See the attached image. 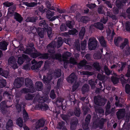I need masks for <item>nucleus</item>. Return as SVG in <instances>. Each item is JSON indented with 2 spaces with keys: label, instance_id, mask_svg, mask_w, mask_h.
I'll list each match as a JSON object with an SVG mask.
<instances>
[{
  "label": "nucleus",
  "instance_id": "dca6fc26",
  "mask_svg": "<svg viewBox=\"0 0 130 130\" xmlns=\"http://www.w3.org/2000/svg\"><path fill=\"white\" fill-rule=\"evenodd\" d=\"M8 45L7 42L5 41L0 42V49L3 51H6L7 49V46Z\"/></svg>",
  "mask_w": 130,
  "mask_h": 130
},
{
  "label": "nucleus",
  "instance_id": "69168bd1",
  "mask_svg": "<svg viewBox=\"0 0 130 130\" xmlns=\"http://www.w3.org/2000/svg\"><path fill=\"white\" fill-rule=\"evenodd\" d=\"M125 29L127 31H130V22L127 21L125 23Z\"/></svg>",
  "mask_w": 130,
  "mask_h": 130
},
{
  "label": "nucleus",
  "instance_id": "3c124183",
  "mask_svg": "<svg viewBox=\"0 0 130 130\" xmlns=\"http://www.w3.org/2000/svg\"><path fill=\"white\" fill-rule=\"evenodd\" d=\"M122 38L120 37H118L117 38H115L114 40V43L116 45H118L119 42L122 41Z\"/></svg>",
  "mask_w": 130,
  "mask_h": 130
},
{
  "label": "nucleus",
  "instance_id": "f704fd0d",
  "mask_svg": "<svg viewBox=\"0 0 130 130\" xmlns=\"http://www.w3.org/2000/svg\"><path fill=\"white\" fill-rule=\"evenodd\" d=\"M54 12H52L50 10L48 9L47 11L46 17L47 19H50L54 15Z\"/></svg>",
  "mask_w": 130,
  "mask_h": 130
},
{
  "label": "nucleus",
  "instance_id": "c03bdc74",
  "mask_svg": "<svg viewBox=\"0 0 130 130\" xmlns=\"http://www.w3.org/2000/svg\"><path fill=\"white\" fill-rule=\"evenodd\" d=\"M24 83V82H14L13 85L16 88H18L20 87Z\"/></svg>",
  "mask_w": 130,
  "mask_h": 130
},
{
  "label": "nucleus",
  "instance_id": "8fccbe9b",
  "mask_svg": "<svg viewBox=\"0 0 130 130\" xmlns=\"http://www.w3.org/2000/svg\"><path fill=\"white\" fill-rule=\"evenodd\" d=\"M35 96L29 93L26 94L25 96V99L27 100H31L33 99Z\"/></svg>",
  "mask_w": 130,
  "mask_h": 130
},
{
  "label": "nucleus",
  "instance_id": "b1692460",
  "mask_svg": "<svg viewBox=\"0 0 130 130\" xmlns=\"http://www.w3.org/2000/svg\"><path fill=\"white\" fill-rule=\"evenodd\" d=\"M128 39L126 38H125L124 39V41L120 44V47L121 49L123 50L126 45H127L128 46Z\"/></svg>",
  "mask_w": 130,
  "mask_h": 130
},
{
  "label": "nucleus",
  "instance_id": "6e6552de",
  "mask_svg": "<svg viewBox=\"0 0 130 130\" xmlns=\"http://www.w3.org/2000/svg\"><path fill=\"white\" fill-rule=\"evenodd\" d=\"M125 111L124 109H119L117 112L116 115L118 120L121 119L123 118L125 116Z\"/></svg>",
  "mask_w": 130,
  "mask_h": 130
},
{
  "label": "nucleus",
  "instance_id": "20e7f679",
  "mask_svg": "<svg viewBox=\"0 0 130 130\" xmlns=\"http://www.w3.org/2000/svg\"><path fill=\"white\" fill-rule=\"evenodd\" d=\"M98 42L97 41L95 38H90L88 43L89 49L90 50L95 49L97 46Z\"/></svg>",
  "mask_w": 130,
  "mask_h": 130
},
{
  "label": "nucleus",
  "instance_id": "9b49d317",
  "mask_svg": "<svg viewBox=\"0 0 130 130\" xmlns=\"http://www.w3.org/2000/svg\"><path fill=\"white\" fill-rule=\"evenodd\" d=\"M14 18L16 21L21 23L23 21V18L21 15L17 12H15L14 14Z\"/></svg>",
  "mask_w": 130,
  "mask_h": 130
},
{
  "label": "nucleus",
  "instance_id": "393cba45",
  "mask_svg": "<svg viewBox=\"0 0 130 130\" xmlns=\"http://www.w3.org/2000/svg\"><path fill=\"white\" fill-rule=\"evenodd\" d=\"M53 78L52 75L51 74H48L46 76H43V81H50Z\"/></svg>",
  "mask_w": 130,
  "mask_h": 130
},
{
  "label": "nucleus",
  "instance_id": "09e8293b",
  "mask_svg": "<svg viewBox=\"0 0 130 130\" xmlns=\"http://www.w3.org/2000/svg\"><path fill=\"white\" fill-rule=\"evenodd\" d=\"M16 101L17 103V104L16 106L17 110L18 112L19 113L21 111L22 105L20 104H18L19 100H17Z\"/></svg>",
  "mask_w": 130,
  "mask_h": 130
},
{
  "label": "nucleus",
  "instance_id": "ea45409f",
  "mask_svg": "<svg viewBox=\"0 0 130 130\" xmlns=\"http://www.w3.org/2000/svg\"><path fill=\"white\" fill-rule=\"evenodd\" d=\"M17 124L20 127H22L23 125V120L22 118L19 117L16 120Z\"/></svg>",
  "mask_w": 130,
  "mask_h": 130
},
{
  "label": "nucleus",
  "instance_id": "473e14b6",
  "mask_svg": "<svg viewBox=\"0 0 130 130\" xmlns=\"http://www.w3.org/2000/svg\"><path fill=\"white\" fill-rule=\"evenodd\" d=\"M13 123V122L12 120L11 119L9 120L7 123L6 126V129L7 130H9V128H11L12 127Z\"/></svg>",
  "mask_w": 130,
  "mask_h": 130
},
{
  "label": "nucleus",
  "instance_id": "58836bf2",
  "mask_svg": "<svg viewBox=\"0 0 130 130\" xmlns=\"http://www.w3.org/2000/svg\"><path fill=\"white\" fill-rule=\"evenodd\" d=\"M102 56L101 53L99 52L94 53L93 55V57L94 59L98 60L101 58Z\"/></svg>",
  "mask_w": 130,
  "mask_h": 130
},
{
  "label": "nucleus",
  "instance_id": "774afa93",
  "mask_svg": "<svg viewBox=\"0 0 130 130\" xmlns=\"http://www.w3.org/2000/svg\"><path fill=\"white\" fill-rule=\"evenodd\" d=\"M71 53L67 52L64 54L63 55V56L64 58L67 59L71 56Z\"/></svg>",
  "mask_w": 130,
  "mask_h": 130
},
{
  "label": "nucleus",
  "instance_id": "aec40b11",
  "mask_svg": "<svg viewBox=\"0 0 130 130\" xmlns=\"http://www.w3.org/2000/svg\"><path fill=\"white\" fill-rule=\"evenodd\" d=\"M93 26L95 28L101 30H103L104 28L103 24L100 22L95 23L93 24Z\"/></svg>",
  "mask_w": 130,
  "mask_h": 130
},
{
  "label": "nucleus",
  "instance_id": "423d86ee",
  "mask_svg": "<svg viewBox=\"0 0 130 130\" xmlns=\"http://www.w3.org/2000/svg\"><path fill=\"white\" fill-rule=\"evenodd\" d=\"M0 105L1 111L4 115L7 113L8 111L7 109L10 107L12 106L7 105L6 102L5 101H2Z\"/></svg>",
  "mask_w": 130,
  "mask_h": 130
},
{
  "label": "nucleus",
  "instance_id": "a878e982",
  "mask_svg": "<svg viewBox=\"0 0 130 130\" xmlns=\"http://www.w3.org/2000/svg\"><path fill=\"white\" fill-rule=\"evenodd\" d=\"M75 22L73 21L68 20L66 22V26L70 29H72L74 27Z\"/></svg>",
  "mask_w": 130,
  "mask_h": 130
},
{
  "label": "nucleus",
  "instance_id": "c85d7f7f",
  "mask_svg": "<svg viewBox=\"0 0 130 130\" xmlns=\"http://www.w3.org/2000/svg\"><path fill=\"white\" fill-rule=\"evenodd\" d=\"M116 6L117 7L118 9L116 10V12L117 13L119 12V9H120L122 5V2L119 0H117L116 2Z\"/></svg>",
  "mask_w": 130,
  "mask_h": 130
},
{
  "label": "nucleus",
  "instance_id": "de8ad7c7",
  "mask_svg": "<svg viewBox=\"0 0 130 130\" xmlns=\"http://www.w3.org/2000/svg\"><path fill=\"white\" fill-rule=\"evenodd\" d=\"M104 70L105 74L108 76H109L112 72V71L109 70L108 68L106 66L104 67Z\"/></svg>",
  "mask_w": 130,
  "mask_h": 130
},
{
  "label": "nucleus",
  "instance_id": "e433bc0d",
  "mask_svg": "<svg viewBox=\"0 0 130 130\" xmlns=\"http://www.w3.org/2000/svg\"><path fill=\"white\" fill-rule=\"evenodd\" d=\"M36 52H32L30 55V57L33 58H35L41 55V53L37 52V51Z\"/></svg>",
  "mask_w": 130,
  "mask_h": 130
},
{
  "label": "nucleus",
  "instance_id": "a19ab883",
  "mask_svg": "<svg viewBox=\"0 0 130 130\" xmlns=\"http://www.w3.org/2000/svg\"><path fill=\"white\" fill-rule=\"evenodd\" d=\"M32 48L27 47L24 51V53L30 55L33 51L35 52V50Z\"/></svg>",
  "mask_w": 130,
  "mask_h": 130
},
{
  "label": "nucleus",
  "instance_id": "0eeeda50",
  "mask_svg": "<svg viewBox=\"0 0 130 130\" xmlns=\"http://www.w3.org/2000/svg\"><path fill=\"white\" fill-rule=\"evenodd\" d=\"M106 121V119L102 118L100 120L94 122L93 124L96 127H99L100 129H101L103 128L105 122Z\"/></svg>",
  "mask_w": 130,
  "mask_h": 130
},
{
  "label": "nucleus",
  "instance_id": "c756f323",
  "mask_svg": "<svg viewBox=\"0 0 130 130\" xmlns=\"http://www.w3.org/2000/svg\"><path fill=\"white\" fill-rule=\"evenodd\" d=\"M69 83H72L74 82H68ZM75 83L72 86V90L73 91L76 90L80 84V82H75Z\"/></svg>",
  "mask_w": 130,
  "mask_h": 130
},
{
  "label": "nucleus",
  "instance_id": "5701e85b",
  "mask_svg": "<svg viewBox=\"0 0 130 130\" xmlns=\"http://www.w3.org/2000/svg\"><path fill=\"white\" fill-rule=\"evenodd\" d=\"M63 100V99L61 98H57L56 99V105L58 107H60L63 106V105L62 104V102Z\"/></svg>",
  "mask_w": 130,
  "mask_h": 130
},
{
  "label": "nucleus",
  "instance_id": "f3484780",
  "mask_svg": "<svg viewBox=\"0 0 130 130\" xmlns=\"http://www.w3.org/2000/svg\"><path fill=\"white\" fill-rule=\"evenodd\" d=\"M35 85L36 87V88H35L36 90L39 91H40L41 92L44 94L42 91H41L43 88V84L42 82H36Z\"/></svg>",
  "mask_w": 130,
  "mask_h": 130
},
{
  "label": "nucleus",
  "instance_id": "f8f14e48",
  "mask_svg": "<svg viewBox=\"0 0 130 130\" xmlns=\"http://www.w3.org/2000/svg\"><path fill=\"white\" fill-rule=\"evenodd\" d=\"M77 77L74 72L72 73L66 79L67 81H77Z\"/></svg>",
  "mask_w": 130,
  "mask_h": 130
},
{
  "label": "nucleus",
  "instance_id": "bb28decb",
  "mask_svg": "<svg viewBox=\"0 0 130 130\" xmlns=\"http://www.w3.org/2000/svg\"><path fill=\"white\" fill-rule=\"evenodd\" d=\"M38 18L36 16L31 17H28L26 19V21L27 22H35L37 20Z\"/></svg>",
  "mask_w": 130,
  "mask_h": 130
},
{
  "label": "nucleus",
  "instance_id": "412c9836",
  "mask_svg": "<svg viewBox=\"0 0 130 130\" xmlns=\"http://www.w3.org/2000/svg\"><path fill=\"white\" fill-rule=\"evenodd\" d=\"M89 90L88 85L87 84L84 85L82 89V91L83 94H84L86 92H88Z\"/></svg>",
  "mask_w": 130,
  "mask_h": 130
},
{
  "label": "nucleus",
  "instance_id": "680f3d73",
  "mask_svg": "<svg viewBox=\"0 0 130 130\" xmlns=\"http://www.w3.org/2000/svg\"><path fill=\"white\" fill-rule=\"evenodd\" d=\"M62 119L64 121L67 122L69 119V116L68 115L62 114L61 116Z\"/></svg>",
  "mask_w": 130,
  "mask_h": 130
},
{
  "label": "nucleus",
  "instance_id": "4c0bfd02",
  "mask_svg": "<svg viewBox=\"0 0 130 130\" xmlns=\"http://www.w3.org/2000/svg\"><path fill=\"white\" fill-rule=\"evenodd\" d=\"M23 117L24 120L25 121H27L29 119L28 114L25 109L23 111Z\"/></svg>",
  "mask_w": 130,
  "mask_h": 130
},
{
  "label": "nucleus",
  "instance_id": "37998d69",
  "mask_svg": "<svg viewBox=\"0 0 130 130\" xmlns=\"http://www.w3.org/2000/svg\"><path fill=\"white\" fill-rule=\"evenodd\" d=\"M127 64V63L126 62H121V67L118 70V71L119 72H120V71H123L126 66Z\"/></svg>",
  "mask_w": 130,
  "mask_h": 130
},
{
  "label": "nucleus",
  "instance_id": "ddd939ff",
  "mask_svg": "<svg viewBox=\"0 0 130 130\" xmlns=\"http://www.w3.org/2000/svg\"><path fill=\"white\" fill-rule=\"evenodd\" d=\"M43 63V62L42 61H38L37 63L33 65L31 67V69L34 70H38L39 68L41 67Z\"/></svg>",
  "mask_w": 130,
  "mask_h": 130
},
{
  "label": "nucleus",
  "instance_id": "603ef678",
  "mask_svg": "<svg viewBox=\"0 0 130 130\" xmlns=\"http://www.w3.org/2000/svg\"><path fill=\"white\" fill-rule=\"evenodd\" d=\"M50 96L52 100H54L56 97V95L55 93L54 90H52L50 93Z\"/></svg>",
  "mask_w": 130,
  "mask_h": 130
},
{
  "label": "nucleus",
  "instance_id": "a211bd4d",
  "mask_svg": "<svg viewBox=\"0 0 130 130\" xmlns=\"http://www.w3.org/2000/svg\"><path fill=\"white\" fill-rule=\"evenodd\" d=\"M61 57V55L59 53L51 54V61H53L55 60H59Z\"/></svg>",
  "mask_w": 130,
  "mask_h": 130
},
{
  "label": "nucleus",
  "instance_id": "7ed1b4c3",
  "mask_svg": "<svg viewBox=\"0 0 130 130\" xmlns=\"http://www.w3.org/2000/svg\"><path fill=\"white\" fill-rule=\"evenodd\" d=\"M39 26L43 27L45 30L47 31L48 37H50L52 34V29L51 28L49 27L46 23L45 20H42L41 21L39 24Z\"/></svg>",
  "mask_w": 130,
  "mask_h": 130
},
{
  "label": "nucleus",
  "instance_id": "72a5a7b5",
  "mask_svg": "<svg viewBox=\"0 0 130 130\" xmlns=\"http://www.w3.org/2000/svg\"><path fill=\"white\" fill-rule=\"evenodd\" d=\"M8 61L9 64L10 65H11V64H13L16 62V59L13 56H11L9 58Z\"/></svg>",
  "mask_w": 130,
  "mask_h": 130
},
{
  "label": "nucleus",
  "instance_id": "4468645a",
  "mask_svg": "<svg viewBox=\"0 0 130 130\" xmlns=\"http://www.w3.org/2000/svg\"><path fill=\"white\" fill-rule=\"evenodd\" d=\"M45 122V121L42 119H40L39 120L36 124V129H38L40 127H43L44 125Z\"/></svg>",
  "mask_w": 130,
  "mask_h": 130
},
{
  "label": "nucleus",
  "instance_id": "79ce46f5",
  "mask_svg": "<svg viewBox=\"0 0 130 130\" xmlns=\"http://www.w3.org/2000/svg\"><path fill=\"white\" fill-rule=\"evenodd\" d=\"M85 28L84 26L82 27L79 33V36L83 37L85 34Z\"/></svg>",
  "mask_w": 130,
  "mask_h": 130
},
{
  "label": "nucleus",
  "instance_id": "9d476101",
  "mask_svg": "<svg viewBox=\"0 0 130 130\" xmlns=\"http://www.w3.org/2000/svg\"><path fill=\"white\" fill-rule=\"evenodd\" d=\"M29 58L28 56L25 55H23L22 56L18 58V63L20 65H21L24 62L25 60L28 59Z\"/></svg>",
  "mask_w": 130,
  "mask_h": 130
},
{
  "label": "nucleus",
  "instance_id": "39448f33",
  "mask_svg": "<svg viewBox=\"0 0 130 130\" xmlns=\"http://www.w3.org/2000/svg\"><path fill=\"white\" fill-rule=\"evenodd\" d=\"M93 100L94 104L99 106H104L107 101L106 99L103 98L99 99L96 96L94 97Z\"/></svg>",
  "mask_w": 130,
  "mask_h": 130
},
{
  "label": "nucleus",
  "instance_id": "1a4fd4ad",
  "mask_svg": "<svg viewBox=\"0 0 130 130\" xmlns=\"http://www.w3.org/2000/svg\"><path fill=\"white\" fill-rule=\"evenodd\" d=\"M98 40L102 47H106L107 46V41L103 36H99L97 38Z\"/></svg>",
  "mask_w": 130,
  "mask_h": 130
},
{
  "label": "nucleus",
  "instance_id": "13d9d810",
  "mask_svg": "<svg viewBox=\"0 0 130 130\" xmlns=\"http://www.w3.org/2000/svg\"><path fill=\"white\" fill-rule=\"evenodd\" d=\"M74 115L77 117H79V116L81 113L80 111L79 108H76L74 111Z\"/></svg>",
  "mask_w": 130,
  "mask_h": 130
},
{
  "label": "nucleus",
  "instance_id": "0e129e2a",
  "mask_svg": "<svg viewBox=\"0 0 130 130\" xmlns=\"http://www.w3.org/2000/svg\"><path fill=\"white\" fill-rule=\"evenodd\" d=\"M60 29L62 31H66L67 30V27L64 24H62L60 25Z\"/></svg>",
  "mask_w": 130,
  "mask_h": 130
},
{
  "label": "nucleus",
  "instance_id": "f257e3e1",
  "mask_svg": "<svg viewBox=\"0 0 130 130\" xmlns=\"http://www.w3.org/2000/svg\"><path fill=\"white\" fill-rule=\"evenodd\" d=\"M40 92L38 93L35 99L37 96H39L37 100L38 102L39 103L38 105L41 108H44L46 110L48 109V107L47 104L44 103L47 100L48 98L47 96L44 95L40 96Z\"/></svg>",
  "mask_w": 130,
  "mask_h": 130
},
{
  "label": "nucleus",
  "instance_id": "a18cd8bd",
  "mask_svg": "<svg viewBox=\"0 0 130 130\" xmlns=\"http://www.w3.org/2000/svg\"><path fill=\"white\" fill-rule=\"evenodd\" d=\"M50 63L51 62L48 60H47L45 61L43 67L45 70H47L49 69Z\"/></svg>",
  "mask_w": 130,
  "mask_h": 130
},
{
  "label": "nucleus",
  "instance_id": "052dcab7",
  "mask_svg": "<svg viewBox=\"0 0 130 130\" xmlns=\"http://www.w3.org/2000/svg\"><path fill=\"white\" fill-rule=\"evenodd\" d=\"M78 123V120L77 119L73 121L71 123L70 126L71 129H72L73 126H76L77 124Z\"/></svg>",
  "mask_w": 130,
  "mask_h": 130
},
{
  "label": "nucleus",
  "instance_id": "864d4df0",
  "mask_svg": "<svg viewBox=\"0 0 130 130\" xmlns=\"http://www.w3.org/2000/svg\"><path fill=\"white\" fill-rule=\"evenodd\" d=\"M126 93L130 95V85L129 84L126 85L125 87Z\"/></svg>",
  "mask_w": 130,
  "mask_h": 130
},
{
  "label": "nucleus",
  "instance_id": "6e6d98bb",
  "mask_svg": "<svg viewBox=\"0 0 130 130\" xmlns=\"http://www.w3.org/2000/svg\"><path fill=\"white\" fill-rule=\"evenodd\" d=\"M111 103L109 101H108L107 102L106 105L105 106L106 110L105 112L106 113L109 111V110L110 109L111 107Z\"/></svg>",
  "mask_w": 130,
  "mask_h": 130
},
{
  "label": "nucleus",
  "instance_id": "e2e57ef3",
  "mask_svg": "<svg viewBox=\"0 0 130 130\" xmlns=\"http://www.w3.org/2000/svg\"><path fill=\"white\" fill-rule=\"evenodd\" d=\"M69 63L74 65L77 64V62L76 61L75 59L73 57H71L69 60Z\"/></svg>",
  "mask_w": 130,
  "mask_h": 130
},
{
  "label": "nucleus",
  "instance_id": "c9c22d12",
  "mask_svg": "<svg viewBox=\"0 0 130 130\" xmlns=\"http://www.w3.org/2000/svg\"><path fill=\"white\" fill-rule=\"evenodd\" d=\"M92 66L97 71H100L101 69L99 63L98 62H94Z\"/></svg>",
  "mask_w": 130,
  "mask_h": 130
},
{
  "label": "nucleus",
  "instance_id": "4be33fe9",
  "mask_svg": "<svg viewBox=\"0 0 130 130\" xmlns=\"http://www.w3.org/2000/svg\"><path fill=\"white\" fill-rule=\"evenodd\" d=\"M61 70L60 69H57L55 70L54 73V76L55 78H59L61 76Z\"/></svg>",
  "mask_w": 130,
  "mask_h": 130
},
{
  "label": "nucleus",
  "instance_id": "6ab92c4d",
  "mask_svg": "<svg viewBox=\"0 0 130 130\" xmlns=\"http://www.w3.org/2000/svg\"><path fill=\"white\" fill-rule=\"evenodd\" d=\"M44 60L48 59L51 61V54H49L47 53H45L41 54L40 56Z\"/></svg>",
  "mask_w": 130,
  "mask_h": 130
},
{
  "label": "nucleus",
  "instance_id": "5fc2aeb1",
  "mask_svg": "<svg viewBox=\"0 0 130 130\" xmlns=\"http://www.w3.org/2000/svg\"><path fill=\"white\" fill-rule=\"evenodd\" d=\"M108 19V17L105 15L100 20V22L104 24H105L107 21Z\"/></svg>",
  "mask_w": 130,
  "mask_h": 130
},
{
  "label": "nucleus",
  "instance_id": "2eb2a0df",
  "mask_svg": "<svg viewBox=\"0 0 130 130\" xmlns=\"http://www.w3.org/2000/svg\"><path fill=\"white\" fill-rule=\"evenodd\" d=\"M36 31L38 35L41 38H44V32L47 31L43 28L40 27H38Z\"/></svg>",
  "mask_w": 130,
  "mask_h": 130
},
{
  "label": "nucleus",
  "instance_id": "338daca9",
  "mask_svg": "<svg viewBox=\"0 0 130 130\" xmlns=\"http://www.w3.org/2000/svg\"><path fill=\"white\" fill-rule=\"evenodd\" d=\"M97 78L100 80H103L105 79V76L100 74H98L97 76Z\"/></svg>",
  "mask_w": 130,
  "mask_h": 130
},
{
  "label": "nucleus",
  "instance_id": "bf43d9fd",
  "mask_svg": "<svg viewBox=\"0 0 130 130\" xmlns=\"http://www.w3.org/2000/svg\"><path fill=\"white\" fill-rule=\"evenodd\" d=\"M34 46V45L33 43L31 42L28 43L27 44V47L28 48H32V49L35 50V52H36V51H37V50H36Z\"/></svg>",
  "mask_w": 130,
  "mask_h": 130
},
{
  "label": "nucleus",
  "instance_id": "f03ea898",
  "mask_svg": "<svg viewBox=\"0 0 130 130\" xmlns=\"http://www.w3.org/2000/svg\"><path fill=\"white\" fill-rule=\"evenodd\" d=\"M25 83L26 87L29 89L23 88L21 90L22 93H26L29 92L33 93L36 92L33 82H25Z\"/></svg>",
  "mask_w": 130,
  "mask_h": 130
},
{
  "label": "nucleus",
  "instance_id": "4d7b16f0",
  "mask_svg": "<svg viewBox=\"0 0 130 130\" xmlns=\"http://www.w3.org/2000/svg\"><path fill=\"white\" fill-rule=\"evenodd\" d=\"M81 21L85 23H86L88 21V18L87 16H82L80 19Z\"/></svg>",
  "mask_w": 130,
  "mask_h": 130
},
{
  "label": "nucleus",
  "instance_id": "cd10ccee",
  "mask_svg": "<svg viewBox=\"0 0 130 130\" xmlns=\"http://www.w3.org/2000/svg\"><path fill=\"white\" fill-rule=\"evenodd\" d=\"M3 96L5 97H7L9 101H10L12 99V96L9 92L5 91L3 93Z\"/></svg>",
  "mask_w": 130,
  "mask_h": 130
},
{
  "label": "nucleus",
  "instance_id": "2f4dec72",
  "mask_svg": "<svg viewBox=\"0 0 130 130\" xmlns=\"http://www.w3.org/2000/svg\"><path fill=\"white\" fill-rule=\"evenodd\" d=\"M124 79V78L123 77V76L122 77V78H119L115 77L113 76H112L111 78V81H119V80H120V81H124L123 80V79Z\"/></svg>",
  "mask_w": 130,
  "mask_h": 130
},
{
  "label": "nucleus",
  "instance_id": "7c9ffc66",
  "mask_svg": "<svg viewBox=\"0 0 130 130\" xmlns=\"http://www.w3.org/2000/svg\"><path fill=\"white\" fill-rule=\"evenodd\" d=\"M65 123L62 121L59 122L57 124V128L59 129H61L64 127H66L64 126Z\"/></svg>",
  "mask_w": 130,
  "mask_h": 130
},
{
  "label": "nucleus",
  "instance_id": "49530a36",
  "mask_svg": "<svg viewBox=\"0 0 130 130\" xmlns=\"http://www.w3.org/2000/svg\"><path fill=\"white\" fill-rule=\"evenodd\" d=\"M63 43V39L61 37H60L58 39L57 41V45L58 47H60Z\"/></svg>",
  "mask_w": 130,
  "mask_h": 130
}]
</instances>
